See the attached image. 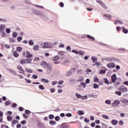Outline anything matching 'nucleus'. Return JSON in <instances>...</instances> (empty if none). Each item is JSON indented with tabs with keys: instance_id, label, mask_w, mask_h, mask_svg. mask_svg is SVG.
Wrapping results in <instances>:
<instances>
[{
	"instance_id": "1",
	"label": "nucleus",
	"mask_w": 128,
	"mask_h": 128,
	"mask_svg": "<svg viewBox=\"0 0 128 128\" xmlns=\"http://www.w3.org/2000/svg\"><path fill=\"white\" fill-rule=\"evenodd\" d=\"M44 44V45L42 46L44 48H50L52 46V44L50 42H45Z\"/></svg>"
},
{
	"instance_id": "2",
	"label": "nucleus",
	"mask_w": 128,
	"mask_h": 128,
	"mask_svg": "<svg viewBox=\"0 0 128 128\" xmlns=\"http://www.w3.org/2000/svg\"><path fill=\"white\" fill-rule=\"evenodd\" d=\"M118 90H120L122 92H128V88H126L124 86H121L120 87Z\"/></svg>"
},
{
	"instance_id": "3",
	"label": "nucleus",
	"mask_w": 128,
	"mask_h": 128,
	"mask_svg": "<svg viewBox=\"0 0 128 128\" xmlns=\"http://www.w3.org/2000/svg\"><path fill=\"white\" fill-rule=\"evenodd\" d=\"M52 64H48V66H47V72L48 74H50L52 71Z\"/></svg>"
},
{
	"instance_id": "4",
	"label": "nucleus",
	"mask_w": 128,
	"mask_h": 128,
	"mask_svg": "<svg viewBox=\"0 0 128 128\" xmlns=\"http://www.w3.org/2000/svg\"><path fill=\"white\" fill-rule=\"evenodd\" d=\"M96 2H98V4H99L102 6V8H104L105 10H106L108 8V6H106V4H104V2H102L100 0H96Z\"/></svg>"
},
{
	"instance_id": "5",
	"label": "nucleus",
	"mask_w": 128,
	"mask_h": 128,
	"mask_svg": "<svg viewBox=\"0 0 128 128\" xmlns=\"http://www.w3.org/2000/svg\"><path fill=\"white\" fill-rule=\"evenodd\" d=\"M107 66L108 68H116V64L113 62H110L107 64Z\"/></svg>"
},
{
	"instance_id": "6",
	"label": "nucleus",
	"mask_w": 128,
	"mask_h": 128,
	"mask_svg": "<svg viewBox=\"0 0 128 128\" xmlns=\"http://www.w3.org/2000/svg\"><path fill=\"white\" fill-rule=\"evenodd\" d=\"M111 80H112V82H116V80H118V78H116V74H114L111 76Z\"/></svg>"
},
{
	"instance_id": "7",
	"label": "nucleus",
	"mask_w": 128,
	"mask_h": 128,
	"mask_svg": "<svg viewBox=\"0 0 128 128\" xmlns=\"http://www.w3.org/2000/svg\"><path fill=\"white\" fill-rule=\"evenodd\" d=\"M120 104V102L118 100H115L113 103H112V105L113 106H118Z\"/></svg>"
},
{
	"instance_id": "8",
	"label": "nucleus",
	"mask_w": 128,
	"mask_h": 128,
	"mask_svg": "<svg viewBox=\"0 0 128 128\" xmlns=\"http://www.w3.org/2000/svg\"><path fill=\"white\" fill-rule=\"evenodd\" d=\"M48 64H47L46 62H42L40 66H44V68H47V66H48Z\"/></svg>"
},
{
	"instance_id": "9",
	"label": "nucleus",
	"mask_w": 128,
	"mask_h": 128,
	"mask_svg": "<svg viewBox=\"0 0 128 128\" xmlns=\"http://www.w3.org/2000/svg\"><path fill=\"white\" fill-rule=\"evenodd\" d=\"M26 58H32V54H30V52H26Z\"/></svg>"
},
{
	"instance_id": "10",
	"label": "nucleus",
	"mask_w": 128,
	"mask_h": 128,
	"mask_svg": "<svg viewBox=\"0 0 128 128\" xmlns=\"http://www.w3.org/2000/svg\"><path fill=\"white\" fill-rule=\"evenodd\" d=\"M121 102H122V104H124L126 106H128V100H120Z\"/></svg>"
},
{
	"instance_id": "11",
	"label": "nucleus",
	"mask_w": 128,
	"mask_h": 128,
	"mask_svg": "<svg viewBox=\"0 0 128 128\" xmlns=\"http://www.w3.org/2000/svg\"><path fill=\"white\" fill-rule=\"evenodd\" d=\"M4 25H0V32H2V34L4 32Z\"/></svg>"
},
{
	"instance_id": "12",
	"label": "nucleus",
	"mask_w": 128,
	"mask_h": 128,
	"mask_svg": "<svg viewBox=\"0 0 128 128\" xmlns=\"http://www.w3.org/2000/svg\"><path fill=\"white\" fill-rule=\"evenodd\" d=\"M111 122L113 126H116L118 124V120H112Z\"/></svg>"
},
{
	"instance_id": "13",
	"label": "nucleus",
	"mask_w": 128,
	"mask_h": 128,
	"mask_svg": "<svg viewBox=\"0 0 128 128\" xmlns=\"http://www.w3.org/2000/svg\"><path fill=\"white\" fill-rule=\"evenodd\" d=\"M60 60V57H58V56H56L52 58L53 62H56V60Z\"/></svg>"
},
{
	"instance_id": "14",
	"label": "nucleus",
	"mask_w": 128,
	"mask_h": 128,
	"mask_svg": "<svg viewBox=\"0 0 128 128\" xmlns=\"http://www.w3.org/2000/svg\"><path fill=\"white\" fill-rule=\"evenodd\" d=\"M13 56H14V58H18V56H20V54L18 53V52L14 51L13 52Z\"/></svg>"
},
{
	"instance_id": "15",
	"label": "nucleus",
	"mask_w": 128,
	"mask_h": 128,
	"mask_svg": "<svg viewBox=\"0 0 128 128\" xmlns=\"http://www.w3.org/2000/svg\"><path fill=\"white\" fill-rule=\"evenodd\" d=\"M86 38H89V40H92L93 42L95 40V38L93 36H92L89 34L86 35Z\"/></svg>"
},
{
	"instance_id": "16",
	"label": "nucleus",
	"mask_w": 128,
	"mask_h": 128,
	"mask_svg": "<svg viewBox=\"0 0 128 128\" xmlns=\"http://www.w3.org/2000/svg\"><path fill=\"white\" fill-rule=\"evenodd\" d=\"M91 58H92L93 62H98V58H96L94 56H92Z\"/></svg>"
},
{
	"instance_id": "17",
	"label": "nucleus",
	"mask_w": 128,
	"mask_h": 128,
	"mask_svg": "<svg viewBox=\"0 0 128 128\" xmlns=\"http://www.w3.org/2000/svg\"><path fill=\"white\" fill-rule=\"evenodd\" d=\"M94 82H100V79H98V78L96 76L94 78Z\"/></svg>"
},
{
	"instance_id": "18",
	"label": "nucleus",
	"mask_w": 128,
	"mask_h": 128,
	"mask_svg": "<svg viewBox=\"0 0 128 128\" xmlns=\"http://www.w3.org/2000/svg\"><path fill=\"white\" fill-rule=\"evenodd\" d=\"M20 64H26V60H24V59L21 60H20Z\"/></svg>"
},
{
	"instance_id": "19",
	"label": "nucleus",
	"mask_w": 128,
	"mask_h": 128,
	"mask_svg": "<svg viewBox=\"0 0 128 128\" xmlns=\"http://www.w3.org/2000/svg\"><path fill=\"white\" fill-rule=\"evenodd\" d=\"M49 123L51 126H54L56 124V122L54 120H50Z\"/></svg>"
},
{
	"instance_id": "20",
	"label": "nucleus",
	"mask_w": 128,
	"mask_h": 128,
	"mask_svg": "<svg viewBox=\"0 0 128 128\" xmlns=\"http://www.w3.org/2000/svg\"><path fill=\"white\" fill-rule=\"evenodd\" d=\"M42 82H44L45 84H48V82H49L48 80L44 78H42Z\"/></svg>"
},
{
	"instance_id": "21",
	"label": "nucleus",
	"mask_w": 128,
	"mask_h": 128,
	"mask_svg": "<svg viewBox=\"0 0 128 128\" xmlns=\"http://www.w3.org/2000/svg\"><path fill=\"white\" fill-rule=\"evenodd\" d=\"M70 128V126L66 125V124H63L61 126L60 128Z\"/></svg>"
},
{
	"instance_id": "22",
	"label": "nucleus",
	"mask_w": 128,
	"mask_h": 128,
	"mask_svg": "<svg viewBox=\"0 0 128 128\" xmlns=\"http://www.w3.org/2000/svg\"><path fill=\"white\" fill-rule=\"evenodd\" d=\"M17 68L19 70H20V72H24V68H22V67L20 66H18Z\"/></svg>"
},
{
	"instance_id": "23",
	"label": "nucleus",
	"mask_w": 128,
	"mask_h": 128,
	"mask_svg": "<svg viewBox=\"0 0 128 128\" xmlns=\"http://www.w3.org/2000/svg\"><path fill=\"white\" fill-rule=\"evenodd\" d=\"M122 28V32H124V34H128V29H126L124 27H123Z\"/></svg>"
},
{
	"instance_id": "24",
	"label": "nucleus",
	"mask_w": 128,
	"mask_h": 128,
	"mask_svg": "<svg viewBox=\"0 0 128 128\" xmlns=\"http://www.w3.org/2000/svg\"><path fill=\"white\" fill-rule=\"evenodd\" d=\"M78 114H79L80 116H82V114H84V111L78 110Z\"/></svg>"
},
{
	"instance_id": "25",
	"label": "nucleus",
	"mask_w": 128,
	"mask_h": 128,
	"mask_svg": "<svg viewBox=\"0 0 128 128\" xmlns=\"http://www.w3.org/2000/svg\"><path fill=\"white\" fill-rule=\"evenodd\" d=\"M74 82H76V80L74 78L70 80V84H74Z\"/></svg>"
},
{
	"instance_id": "26",
	"label": "nucleus",
	"mask_w": 128,
	"mask_h": 128,
	"mask_svg": "<svg viewBox=\"0 0 128 128\" xmlns=\"http://www.w3.org/2000/svg\"><path fill=\"white\" fill-rule=\"evenodd\" d=\"M104 80L105 84H110V81H108V78H104Z\"/></svg>"
},
{
	"instance_id": "27",
	"label": "nucleus",
	"mask_w": 128,
	"mask_h": 128,
	"mask_svg": "<svg viewBox=\"0 0 128 128\" xmlns=\"http://www.w3.org/2000/svg\"><path fill=\"white\" fill-rule=\"evenodd\" d=\"M38 126L39 128H44V124L40 122L38 123Z\"/></svg>"
},
{
	"instance_id": "28",
	"label": "nucleus",
	"mask_w": 128,
	"mask_h": 128,
	"mask_svg": "<svg viewBox=\"0 0 128 128\" xmlns=\"http://www.w3.org/2000/svg\"><path fill=\"white\" fill-rule=\"evenodd\" d=\"M18 124V120H13L12 122V124Z\"/></svg>"
},
{
	"instance_id": "29",
	"label": "nucleus",
	"mask_w": 128,
	"mask_h": 128,
	"mask_svg": "<svg viewBox=\"0 0 128 128\" xmlns=\"http://www.w3.org/2000/svg\"><path fill=\"white\" fill-rule=\"evenodd\" d=\"M109 60H110V62H116V58H109Z\"/></svg>"
},
{
	"instance_id": "30",
	"label": "nucleus",
	"mask_w": 128,
	"mask_h": 128,
	"mask_svg": "<svg viewBox=\"0 0 128 128\" xmlns=\"http://www.w3.org/2000/svg\"><path fill=\"white\" fill-rule=\"evenodd\" d=\"M12 120V116H7V120L8 122H11V120Z\"/></svg>"
},
{
	"instance_id": "31",
	"label": "nucleus",
	"mask_w": 128,
	"mask_h": 128,
	"mask_svg": "<svg viewBox=\"0 0 128 128\" xmlns=\"http://www.w3.org/2000/svg\"><path fill=\"white\" fill-rule=\"evenodd\" d=\"M100 86L96 84H94L93 85L94 88H98Z\"/></svg>"
},
{
	"instance_id": "32",
	"label": "nucleus",
	"mask_w": 128,
	"mask_h": 128,
	"mask_svg": "<svg viewBox=\"0 0 128 128\" xmlns=\"http://www.w3.org/2000/svg\"><path fill=\"white\" fill-rule=\"evenodd\" d=\"M28 43L30 46H34V41H32V40H30L28 42Z\"/></svg>"
},
{
	"instance_id": "33",
	"label": "nucleus",
	"mask_w": 128,
	"mask_h": 128,
	"mask_svg": "<svg viewBox=\"0 0 128 128\" xmlns=\"http://www.w3.org/2000/svg\"><path fill=\"white\" fill-rule=\"evenodd\" d=\"M116 94H118V96H122V92L120 91H116L115 92Z\"/></svg>"
},
{
	"instance_id": "34",
	"label": "nucleus",
	"mask_w": 128,
	"mask_h": 128,
	"mask_svg": "<svg viewBox=\"0 0 128 128\" xmlns=\"http://www.w3.org/2000/svg\"><path fill=\"white\" fill-rule=\"evenodd\" d=\"M26 64H30L32 62V59H26Z\"/></svg>"
},
{
	"instance_id": "35",
	"label": "nucleus",
	"mask_w": 128,
	"mask_h": 128,
	"mask_svg": "<svg viewBox=\"0 0 128 128\" xmlns=\"http://www.w3.org/2000/svg\"><path fill=\"white\" fill-rule=\"evenodd\" d=\"M12 36H13V38H16V36H18V32H13Z\"/></svg>"
},
{
	"instance_id": "36",
	"label": "nucleus",
	"mask_w": 128,
	"mask_h": 128,
	"mask_svg": "<svg viewBox=\"0 0 128 128\" xmlns=\"http://www.w3.org/2000/svg\"><path fill=\"white\" fill-rule=\"evenodd\" d=\"M25 70L27 72H28L29 74H32V70L30 69L26 68Z\"/></svg>"
},
{
	"instance_id": "37",
	"label": "nucleus",
	"mask_w": 128,
	"mask_h": 128,
	"mask_svg": "<svg viewBox=\"0 0 128 128\" xmlns=\"http://www.w3.org/2000/svg\"><path fill=\"white\" fill-rule=\"evenodd\" d=\"M49 118L50 120H54V116L52 114L49 115Z\"/></svg>"
},
{
	"instance_id": "38",
	"label": "nucleus",
	"mask_w": 128,
	"mask_h": 128,
	"mask_svg": "<svg viewBox=\"0 0 128 128\" xmlns=\"http://www.w3.org/2000/svg\"><path fill=\"white\" fill-rule=\"evenodd\" d=\"M102 117L103 118H104L105 120H108V116H106V114L102 115Z\"/></svg>"
},
{
	"instance_id": "39",
	"label": "nucleus",
	"mask_w": 128,
	"mask_h": 128,
	"mask_svg": "<svg viewBox=\"0 0 128 128\" xmlns=\"http://www.w3.org/2000/svg\"><path fill=\"white\" fill-rule=\"evenodd\" d=\"M34 50H38V46H34Z\"/></svg>"
},
{
	"instance_id": "40",
	"label": "nucleus",
	"mask_w": 128,
	"mask_h": 128,
	"mask_svg": "<svg viewBox=\"0 0 128 128\" xmlns=\"http://www.w3.org/2000/svg\"><path fill=\"white\" fill-rule=\"evenodd\" d=\"M21 50H22V47H18L16 48L17 52H20Z\"/></svg>"
},
{
	"instance_id": "41",
	"label": "nucleus",
	"mask_w": 128,
	"mask_h": 128,
	"mask_svg": "<svg viewBox=\"0 0 128 128\" xmlns=\"http://www.w3.org/2000/svg\"><path fill=\"white\" fill-rule=\"evenodd\" d=\"M104 16H105L106 18H112V16L110 14H108V15L104 14Z\"/></svg>"
},
{
	"instance_id": "42",
	"label": "nucleus",
	"mask_w": 128,
	"mask_h": 128,
	"mask_svg": "<svg viewBox=\"0 0 128 128\" xmlns=\"http://www.w3.org/2000/svg\"><path fill=\"white\" fill-rule=\"evenodd\" d=\"M58 54H60V56H64V51H60L58 52Z\"/></svg>"
},
{
	"instance_id": "43",
	"label": "nucleus",
	"mask_w": 128,
	"mask_h": 128,
	"mask_svg": "<svg viewBox=\"0 0 128 128\" xmlns=\"http://www.w3.org/2000/svg\"><path fill=\"white\" fill-rule=\"evenodd\" d=\"M106 104H110L112 102H110V100H106Z\"/></svg>"
},
{
	"instance_id": "44",
	"label": "nucleus",
	"mask_w": 128,
	"mask_h": 128,
	"mask_svg": "<svg viewBox=\"0 0 128 128\" xmlns=\"http://www.w3.org/2000/svg\"><path fill=\"white\" fill-rule=\"evenodd\" d=\"M76 98H82V95H80L78 93L76 94Z\"/></svg>"
},
{
	"instance_id": "45",
	"label": "nucleus",
	"mask_w": 128,
	"mask_h": 128,
	"mask_svg": "<svg viewBox=\"0 0 128 128\" xmlns=\"http://www.w3.org/2000/svg\"><path fill=\"white\" fill-rule=\"evenodd\" d=\"M10 101H6L5 102V106H10Z\"/></svg>"
},
{
	"instance_id": "46",
	"label": "nucleus",
	"mask_w": 128,
	"mask_h": 128,
	"mask_svg": "<svg viewBox=\"0 0 128 128\" xmlns=\"http://www.w3.org/2000/svg\"><path fill=\"white\" fill-rule=\"evenodd\" d=\"M95 66H100V62H95Z\"/></svg>"
},
{
	"instance_id": "47",
	"label": "nucleus",
	"mask_w": 128,
	"mask_h": 128,
	"mask_svg": "<svg viewBox=\"0 0 128 128\" xmlns=\"http://www.w3.org/2000/svg\"><path fill=\"white\" fill-rule=\"evenodd\" d=\"M39 88L40 90H44V86H42V85H40V86H39Z\"/></svg>"
},
{
	"instance_id": "48",
	"label": "nucleus",
	"mask_w": 128,
	"mask_h": 128,
	"mask_svg": "<svg viewBox=\"0 0 128 128\" xmlns=\"http://www.w3.org/2000/svg\"><path fill=\"white\" fill-rule=\"evenodd\" d=\"M60 118L58 116H56L55 117V120H56V122H58V120H60Z\"/></svg>"
},
{
	"instance_id": "49",
	"label": "nucleus",
	"mask_w": 128,
	"mask_h": 128,
	"mask_svg": "<svg viewBox=\"0 0 128 128\" xmlns=\"http://www.w3.org/2000/svg\"><path fill=\"white\" fill-rule=\"evenodd\" d=\"M95 122L96 124H100V121L99 120H96Z\"/></svg>"
},
{
	"instance_id": "50",
	"label": "nucleus",
	"mask_w": 128,
	"mask_h": 128,
	"mask_svg": "<svg viewBox=\"0 0 128 128\" xmlns=\"http://www.w3.org/2000/svg\"><path fill=\"white\" fill-rule=\"evenodd\" d=\"M61 8H64V2H60V4H59Z\"/></svg>"
},
{
	"instance_id": "51",
	"label": "nucleus",
	"mask_w": 128,
	"mask_h": 128,
	"mask_svg": "<svg viewBox=\"0 0 128 128\" xmlns=\"http://www.w3.org/2000/svg\"><path fill=\"white\" fill-rule=\"evenodd\" d=\"M22 40V36H19L17 38V40L19 42H20V40Z\"/></svg>"
},
{
	"instance_id": "52",
	"label": "nucleus",
	"mask_w": 128,
	"mask_h": 128,
	"mask_svg": "<svg viewBox=\"0 0 128 128\" xmlns=\"http://www.w3.org/2000/svg\"><path fill=\"white\" fill-rule=\"evenodd\" d=\"M25 114H30V110H26Z\"/></svg>"
},
{
	"instance_id": "53",
	"label": "nucleus",
	"mask_w": 128,
	"mask_h": 128,
	"mask_svg": "<svg viewBox=\"0 0 128 128\" xmlns=\"http://www.w3.org/2000/svg\"><path fill=\"white\" fill-rule=\"evenodd\" d=\"M80 85L82 86L83 88H86V83L83 82H81Z\"/></svg>"
},
{
	"instance_id": "54",
	"label": "nucleus",
	"mask_w": 128,
	"mask_h": 128,
	"mask_svg": "<svg viewBox=\"0 0 128 128\" xmlns=\"http://www.w3.org/2000/svg\"><path fill=\"white\" fill-rule=\"evenodd\" d=\"M119 124L120 126H122L124 124V121L120 120L119 121Z\"/></svg>"
},
{
	"instance_id": "55",
	"label": "nucleus",
	"mask_w": 128,
	"mask_h": 128,
	"mask_svg": "<svg viewBox=\"0 0 128 128\" xmlns=\"http://www.w3.org/2000/svg\"><path fill=\"white\" fill-rule=\"evenodd\" d=\"M20 124H26V120H22L20 122Z\"/></svg>"
},
{
	"instance_id": "56",
	"label": "nucleus",
	"mask_w": 128,
	"mask_h": 128,
	"mask_svg": "<svg viewBox=\"0 0 128 128\" xmlns=\"http://www.w3.org/2000/svg\"><path fill=\"white\" fill-rule=\"evenodd\" d=\"M1 128H10L8 126H6V124L2 125Z\"/></svg>"
},
{
	"instance_id": "57",
	"label": "nucleus",
	"mask_w": 128,
	"mask_h": 128,
	"mask_svg": "<svg viewBox=\"0 0 128 128\" xmlns=\"http://www.w3.org/2000/svg\"><path fill=\"white\" fill-rule=\"evenodd\" d=\"M66 116H68V118H70V116H72V114H70V113L66 114Z\"/></svg>"
},
{
	"instance_id": "58",
	"label": "nucleus",
	"mask_w": 128,
	"mask_h": 128,
	"mask_svg": "<svg viewBox=\"0 0 128 128\" xmlns=\"http://www.w3.org/2000/svg\"><path fill=\"white\" fill-rule=\"evenodd\" d=\"M6 32L7 34H10V29L8 28L6 29Z\"/></svg>"
},
{
	"instance_id": "59",
	"label": "nucleus",
	"mask_w": 128,
	"mask_h": 128,
	"mask_svg": "<svg viewBox=\"0 0 128 128\" xmlns=\"http://www.w3.org/2000/svg\"><path fill=\"white\" fill-rule=\"evenodd\" d=\"M106 73V70H100V74H105Z\"/></svg>"
},
{
	"instance_id": "60",
	"label": "nucleus",
	"mask_w": 128,
	"mask_h": 128,
	"mask_svg": "<svg viewBox=\"0 0 128 128\" xmlns=\"http://www.w3.org/2000/svg\"><path fill=\"white\" fill-rule=\"evenodd\" d=\"M18 105L16 104V103H14V104H12V108H16V106H17Z\"/></svg>"
},
{
	"instance_id": "61",
	"label": "nucleus",
	"mask_w": 128,
	"mask_h": 128,
	"mask_svg": "<svg viewBox=\"0 0 128 128\" xmlns=\"http://www.w3.org/2000/svg\"><path fill=\"white\" fill-rule=\"evenodd\" d=\"M64 44H60V46H59V48H64Z\"/></svg>"
},
{
	"instance_id": "62",
	"label": "nucleus",
	"mask_w": 128,
	"mask_h": 128,
	"mask_svg": "<svg viewBox=\"0 0 128 128\" xmlns=\"http://www.w3.org/2000/svg\"><path fill=\"white\" fill-rule=\"evenodd\" d=\"M58 84H64V80H60Z\"/></svg>"
},
{
	"instance_id": "63",
	"label": "nucleus",
	"mask_w": 128,
	"mask_h": 128,
	"mask_svg": "<svg viewBox=\"0 0 128 128\" xmlns=\"http://www.w3.org/2000/svg\"><path fill=\"white\" fill-rule=\"evenodd\" d=\"M32 78H34L35 80H36V78H38V76L34 74L32 76Z\"/></svg>"
},
{
	"instance_id": "64",
	"label": "nucleus",
	"mask_w": 128,
	"mask_h": 128,
	"mask_svg": "<svg viewBox=\"0 0 128 128\" xmlns=\"http://www.w3.org/2000/svg\"><path fill=\"white\" fill-rule=\"evenodd\" d=\"M124 84H125V86H128V81H126L124 82Z\"/></svg>"
}]
</instances>
